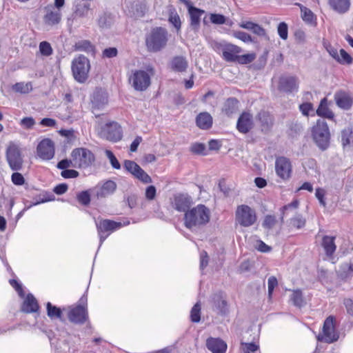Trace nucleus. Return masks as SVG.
<instances>
[{"instance_id": "nucleus-37", "label": "nucleus", "mask_w": 353, "mask_h": 353, "mask_svg": "<svg viewBox=\"0 0 353 353\" xmlns=\"http://www.w3.org/2000/svg\"><path fill=\"white\" fill-rule=\"evenodd\" d=\"M240 350L243 353H261L259 344L253 342H241Z\"/></svg>"}, {"instance_id": "nucleus-7", "label": "nucleus", "mask_w": 353, "mask_h": 353, "mask_svg": "<svg viewBox=\"0 0 353 353\" xmlns=\"http://www.w3.org/2000/svg\"><path fill=\"white\" fill-rule=\"evenodd\" d=\"M90 68V61L83 55H79L72 61V74L74 79L79 83H84L87 80Z\"/></svg>"}, {"instance_id": "nucleus-20", "label": "nucleus", "mask_w": 353, "mask_h": 353, "mask_svg": "<svg viewBox=\"0 0 353 353\" xmlns=\"http://www.w3.org/2000/svg\"><path fill=\"white\" fill-rule=\"evenodd\" d=\"M252 115L247 112H243L237 121L236 128L238 130L245 134L252 128Z\"/></svg>"}, {"instance_id": "nucleus-45", "label": "nucleus", "mask_w": 353, "mask_h": 353, "mask_svg": "<svg viewBox=\"0 0 353 353\" xmlns=\"http://www.w3.org/2000/svg\"><path fill=\"white\" fill-rule=\"evenodd\" d=\"M134 176L143 183H150L152 181L151 177L141 168L137 170Z\"/></svg>"}, {"instance_id": "nucleus-22", "label": "nucleus", "mask_w": 353, "mask_h": 353, "mask_svg": "<svg viewBox=\"0 0 353 353\" xmlns=\"http://www.w3.org/2000/svg\"><path fill=\"white\" fill-rule=\"evenodd\" d=\"M97 232H112L123 226L121 222L104 219L99 222L96 221Z\"/></svg>"}, {"instance_id": "nucleus-28", "label": "nucleus", "mask_w": 353, "mask_h": 353, "mask_svg": "<svg viewBox=\"0 0 353 353\" xmlns=\"http://www.w3.org/2000/svg\"><path fill=\"white\" fill-rule=\"evenodd\" d=\"M316 114L323 118H326L330 120L334 119V114L328 107L327 98L325 97L321 99L316 110Z\"/></svg>"}, {"instance_id": "nucleus-12", "label": "nucleus", "mask_w": 353, "mask_h": 353, "mask_svg": "<svg viewBox=\"0 0 353 353\" xmlns=\"http://www.w3.org/2000/svg\"><path fill=\"white\" fill-rule=\"evenodd\" d=\"M6 160L12 170L18 171L22 168L23 158L19 147L14 143L10 144L6 150Z\"/></svg>"}, {"instance_id": "nucleus-15", "label": "nucleus", "mask_w": 353, "mask_h": 353, "mask_svg": "<svg viewBox=\"0 0 353 353\" xmlns=\"http://www.w3.org/2000/svg\"><path fill=\"white\" fill-rule=\"evenodd\" d=\"M275 170L278 176L283 180L288 179L292 173L290 161L284 157H278L275 161Z\"/></svg>"}, {"instance_id": "nucleus-61", "label": "nucleus", "mask_w": 353, "mask_h": 353, "mask_svg": "<svg viewBox=\"0 0 353 353\" xmlns=\"http://www.w3.org/2000/svg\"><path fill=\"white\" fill-rule=\"evenodd\" d=\"M156 194H157V190L154 185H149L148 187L146 188L145 194V198L148 200H150V201L153 200L156 196Z\"/></svg>"}, {"instance_id": "nucleus-48", "label": "nucleus", "mask_w": 353, "mask_h": 353, "mask_svg": "<svg viewBox=\"0 0 353 353\" xmlns=\"http://www.w3.org/2000/svg\"><path fill=\"white\" fill-rule=\"evenodd\" d=\"M277 32L281 39L286 40L288 37V24L285 22H281L278 26Z\"/></svg>"}, {"instance_id": "nucleus-47", "label": "nucleus", "mask_w": 353, "mask_h": 353, "mask_svg": "<svg viewBox=\"0 0 353 353\" xmlns=\"http://www.w3.org/2000/svg\"><path fill=\"white\" fill-rule=\"evenodd\" d=\"M169 21L177 29L181 28V19L174 10H171L169 15Z\"/></svg>"}, {"instance_id": "nucleus-57", "label": "nucleus", "mask_w": 353, "mask_h": 353, "mask_svg": "<svg viewBox=\"0 0 353 353\" xmlns=\"http://www.w3.org/2000/svg\"><path fill=\"white\" fill-rule=\"evenodd\" d=\"M12 182L16 185H22L25 183L23 175L19 172H14L11 176Z\"/></svg>"}, {"instance_id": "nucleus-26", "label": "nucleus", "mask_w": 353, "mask_h": 353, "mask_svg": "<svg viewBox=\"0 0 353 353\" xmlns=\"http://www.w3.org/2000/svg\"><path fill=\"white\" fill-rule=\"evenodd\" d=\"M330 8L339 14H344L350 10V0H328Z\"/></svg>"}, {"instance_id": "nucleus-1", "label": "nucleus", "mask_w": 353, "mask_h": 353, "mask_svg": "<svg viewBox=\"0 0 353 353\" xmlns=\"http://www.w3.org/2000/svg\"><path fill=\"white\" fill-rule=\"evenodd\" d=\"M210 211L204 205L199 204L185 213V225L192 229L208 223L210 221Z\"/></svg>"}, {"instance_id": "nucleus-17", "label": "nucleus", "mask_w": 353, "mask_h": 353, "mask_svg": "<svg viewBox=\"0 0 353 353\" xmlns=\"http://www.w3.org/2000/svg\"><path fill=\"white\" fill-rule=\"evenodd\" d=\"M299 80L294 76H283L280 78L278 88L280 91L292 93L299 90Z\"/></svg>"}, {"instance_id": "nucleus-4", "label": "nucleus", "mask_w": 353, "mask_h": 353, "mask_svg": "<svg viewBox=\"0 0 353 353\" xmlns=\"http://www.w3.org/2000/svg\"><path fill=\"white\" fill-rule=\"evenodd\" d=\"M167 31L163 28L152 30L146 37L145 43L148 51L156 52L163 49L167 43Z\"/></svg>"}, {"instance_id": "nucleus-53", "label": "nucleus", "mask_w": 353, "mask_h": 353, "mask_svg": "<svg viewBox=\"0 0 353 353\" xmlns=\"http://www.w3.org/2000/svg\"><path fill=\"white\" fill-rule=\"evenodd\" d=\"M77 200L82 205H87L90 202V195L88 191H83L77 194Z\"/></svg>"}, {"instance_id": "nucleus-10", "label": "nucleus", "mask_w": 353, "mask_h": 353, "mask_svg": "<svg viewBox=\"0 0 353 353\" xmlns=\"http://www.w3.org/2000/svg\"><path fill=\"white\" fill-rule=\"evenodd\" d=\"M71 158L74 159V165L77 168H85L94 161V155L87 148H79L71 152Z\"/></svg>"}, {"instance_id": "nucleus-50", "label": "nucleus", "mask_w": 353, "mask_h": 353, "mask_svg": "<svg viewBox=\"0 0 353 353\" xmlns=\"http://www.w3.org/2000/svg\"><path fill=\"white\" fill-rule=\"evenodd\" d=\"M105 153L106 157L109 159L112 168L114 169H117V170L120 169L121 165H120L119 161L117 160V159L116 158V157L114 155V154L109 150H106Z\"/></svg>"}, {"instance_id": "nucleus-43", "label": "nucleus", "mask_w": 353, "mask_h": 353, "mask_svg": "<svg viewBox=\"0 0 353 353\" xmlns=\"http://www.w3.org/2000/svg\"><path fill=\"white\" fill-rule=\"evenodd\" d=\"M336 61L341 64H350L352 62V58L345 50L341 49Z\"/></svg>"}, {"instance_id": "nucleus-3", "label": "nucleus", "mask_w": 353, "mask_h": 353, "mask_svg": "<svg viewBox=\"0 0 353 353\" xmlns=\"http://www.w3.org/2000/svg\"><path fill=\"white\" fill-rule=\"evenodd\" d=\"M312 136L316 145L322 150H326L330 145V132L327 123L321 119L317 120L312 127Z\"/></svg>"}, {"instance_id": "nucleus-49", "label": "nucleus", "mask_w": 353, "mask_h": 353, "mask_svg": "<svg viewBox=\"0 0 353 353\" xmlns=\"http://www.w3.org/2000/svg\"><path fill=\"white\" fill-rule=\"evenodd\" d=\"M39 51L43 56H50L52 53V49L50 44L47 41H42L39 44Z\"/></svg>"}, {"instance_id": "nucleus-18", "label": "nucleus", "mask_w": 353, "mask_h": 353, "mask_svg": "<svg viewBox=\"0 0 353 353\" xmlns=\"http://www.w3.org/2000/svg\"><path fill=\"white\" fill-rule=\"evenodd\" d=\"M336 104L343 110H350L352 105L353 101L349 93L339 90L334 96Z\"/></svg>"}, {"instance_id": "nucleus-19", "label": "nucleus", "mask_w": 353, "mask_h": 353, "mask_svg": "<svg viewBox=\"0 0 353 353\" xmlns=\"http://www.w3.org/2000/svg\"><path fill=\"white\" fill-rule=\"evenodd\" d=\"M206 347L212 353H225L228 348L223 340L214 337H210L206 340Z\"/></svg>"}, {"instance_id": "nucleus-46", "label": "nucleus", "mask_w": 353, "mask_h": 353, "mask_svg": "<svg viewBox=\"0 0 353 353\" xmlns=\"http://www.w3.org/2000/svg\"><path fill=\"white\" fill-rule=\"evenodd\" d=\"M291 300L292 301L293 303L298 307H301L304 303L303 295L300 290L293 291L291 295Z\"/></svg>"}, {"instance_id": "nucleus-25", "label": "nucleus", "mask_w": 353, "mask_h": 353, "mask_svg": "<svg viewBox=\"0 0 353 353\" xmlns=\"http://www.w3.org/2000/svg\"><path fill=\"white\" fill-rule=\"evenodd\" d=\"M108 103V94L103 90H97L94 92L92 104L94 109H102Z\"/></svg>"}, {"instance_id": "nucleus-14", "label": "nucleus", "mask_w": 353, "mask_h": 353, "mask_svg": "<svg viewBox=\"0 0 353 353\" xmlns=\"http://www.w3.org/2000/svg\"><path fill=\"white\" fill-rule=\"evenodd\" d=\"M37 153L43 160H50L54 156V145L50 139H44L39 142L37 148Z\"/></svg>"}, {"instance_id": "nucleus-31", "label": "nucleus", "mask_w": 353, "mask_h": 353, "mask_svg": "<svg viewBox=\"0 0 353 353\" xmlns=\"http://www.w3.org/2000/svg\"><path fill=\"white\" fill-rule=\"evenodd\" d=\"M74 47L77 51H83L92 55L95 53L94 46L88 40H80L75 43Z\"/></svg>"}, {"instance_id": "nucleus-30", "label": "nucleus", "mask_w": 353, "mask_h": 353, "mask_svg": "<svg viewBox=\"0 0 353 353\" xmlns=\"http://www.w3.org/2000/svg\"><path fill=\"white\" fill-rule=\"evenodd\" d=\"M239 101L234 98H228L223 104L222 111L226 115L230 116L238 110Z\"/></svg>"}, {"instance_id": "nucleus-34", "label": "nucleus", "mask_w": 353, "mask_h": 353, "mask_svg": "<svg viewBox=\"0 0 353 353\" xmlns=\"http://www.w3.org/2000/svg\"><path fill=\"white\" fill-rule=\"evenodd\" d=\"M341 143L344 148L353 146V130L351 128L341 132Z\"/></svg>"}, {"instance_id": "nucleus-62", "label": "nucleus", "mask_w": 353, "mask_h": 353, "mask_svg": "<svg viewBox=\"0 0 353 353\" xmlns=\"http://www.w3.org/2000/svg\"><path fill=\"white\" fill-rule=\"evenodd\" d=\"M278 285L277 279L274 276H270L268 281V295L270 297L274 288Z\"/></svg>"}, {"instance_id": "nucleus-35", "label": "nucleus", "mask_w": 353, "mask_h": 353, "mask_svg": "<svg viewBox=\"0 0 353 353\" xmlns=\"http://www.w3.org/2000/svg\"><path fill=\"white\" fill-rule=\"evenodd\" d=\"M172 68L177 72H183L188 68V62L183 57H176L172 61Z\"/></svg>"}, {"instance_id": "nucleus-44", "label": "nucleus", "mask_w": 353, "mask_h": 353, "mask_svg": "<svg viewBox=\"0 0 353 353\" xmlns=\"http://www.w3.org/2000/svg\"><path fill=\"white\" fill-rule=\"evenodd\" d=\"M123 167L128 172L131 173L133 176L141 168L137 163L130 160H125L123 163Z\"/></svg>"}, {"instance_id": "nucleus-60", "label": "nucleus", "mask_w": 353, "mask_h": 353, "mask_svg": "<svg viewBox=\"0 0 353 353\" xmlns=\"http://www.w3.org/2000/svg\"><path fill=\"white\" fill-rule=\"evenodd\" d=\"M61 176L64 179H73L79 176V172L74 170H64L61 172Z\"/></svg>"}, {"instance_id": "nucleus-6", "label": "nucleus", "mask_w": 353, "mask_h": 353, "mask_svg": "<svg viewBox=\"0 0 353 353\" xmlns=\"http://www.w3.org/2000/svg\"><path fill=\"white\" fill-rule=\"evenodd\" d=\"M87 296L83 295L79 299V304L70 307L68 317L70 322L75 324H83L88 319L87 309Z\"/></svg>"}, {"instance_id": "nucleus-59", "label": "nucleus", "mask_w": 353, "mask_h": 353, "mask_svg": "<svg viewBox=\"0 0 353 353\" xmlns=\"http://www.w3.org/2000/svg\"><path fill=\"white\" fill-rule=\"evenodd\" d=\"M20 124L26 129H31L35 124L34 119L30 117H25L21 120Z\"/></svg>"}, {"instance_id": "nucleus-56", "label": "nucleus", "mask_w": 353, "mask_h": 353, "mask_svg": "<svg viewBox=\"0 0 353 353\" xmlns=\"http://www.w3.org/2000/svg\"><path fill=\"white\" fill-rule=\"evenodd\" d=\"M276 223V218L272 215L265 216L262 225L266 229H271Z\"/></svg>"}, {"instance_id": "nucleus-58", "label": "nucleus", "mask_w": 353, "mask_h": 353, "mask_svg": "<svg viewBox=\"0 0 353 353\" xmlns=\"http://www.w3.org/2000/svg\"><path fill=\"white\" fill-rule=\"evenodd\" d=\"M210 19L212 23L217 25H221L225 22V17L220 14H211Z\"/></svg>"}, {"instance_id": "nucleus-63", "label": "nucleus", "mask_w": 353, "mask_h": 353, "mask_svg": "<svg viewBox=\"0 0 353 353\" xmlns=\"http://www.w3.org/2000/svg\"><path fill=\"white\" fill-rule=\"evenodd\" d=\"M299 110L303 115L307 116L313 110V105L311 103H304L299 105Z\"/></svg>"}, {"instance_id": "nucleus-32", "label": "nucleus", "mask_w": 353, "mask_h": 353, "mask_svg": "<svg viewBox=\"0 0 353 353\" xmlns=\"http://www.w3.org/2000/svg\"><path fill=\"white\" fill-rule=\"evenodd\" d=\"M334 237L330 236H325L323 239L322 245L324 248L325 254L328 256H331L336 250V245L334 243Z\"/></svg>"}, {"instance_id": "nucleus-23", "label": "nucleus", "mask_w": 353, "mask_h": 353, "mask_svg": "<svg viewBox=\"0 0 353 353\" xmlns=\"http://www.w3.org/2000/svg\"><path fill=\"white\" fill-rule=\"evenodd\" d=\"M213 310L221 315H225L228 312V306L226 300L221 294H215L212 298Z\"/></svg>"}, {"instance_id": "nucleus-54", "label": "nucleus", "mask_w": 353, "mask_h": 353, "mask_svg": "<svg viewBox=\"0 0 353 353\" xmlns=\"http://www.w3.org/2000/svg\"><path fill=\"white\" fill-rule=\"evenodd\" d=\"M237 59L236 61L239 62L241 64H246L252 62L255 59L254 54H246L241 56L237 57Z\"/></svg>"}, {"instance_id": "nucleus-24", "label": "nucleus", "mask_w": 353, "mask_h": 353, "mask_svg": "<svg viewBox=\"0 0 353 353\" xmlns=\"http://www.w3.org/2000/svg\"><path fill=\"white\" fill-rule=\"evenodd\" d=\"M39 306L34 296L29 294L23 300L21 311L25 313H34L39 311Z\"/></svg>"}, {"instance_id": "nucleus-42", "label": "nucleus", "mask_w": 353, "mask_h": 353, "mask_svg": "<svg viewBox=\"0 0 353 353\" xmlns=\"http://www.w3.org/2000/svg\"><path fill=\"white\" fill-rule=\"evenodd\" d=\"M190 319L193 323H199L201 320V305L196 303L190 311Z\"/></svg>"}, {"instance_id": "nucleus-41", "label": "nucleus", "mask_w": 353, "mask_h": 353, "mask_svg": "<svg viewBox=\"0 0 353 353\" xmlns=\"http://www.w3.org/2000/svg\"><path fill=\"white\" fill-rule=\"evenodd\" d=\"M12 89L17 92L26 94L32 90V85L30 83L19 82L13 85Z\"/></svg>"}, {"instance_id": "nucleus-55", "label": "nucleus", "mask_w": 353, "mask_h": 353, "mask_svg": "<svg viewBox=\"0 0 353 353\" xmlns=\"http://www.w3.org/2000/svg\"><path fill=\"white\" fill-rule=\"evenodd\" d=\"M305 219L300 214L295 216L291 220L292 225L298 229L303 228L305 225Z\"/></svg>"}, {"instance_id": "nucleus-21", "label": "nucleus", "mask_w": 353, "mask_h": 353, "mask_svg": "<svg viewBox=\"0 0 353 353\" xmlns=\"http://www.w3.org/2000/svg\"><path fill=\"white\" fill-rule=\"evenodd\" d=\"M90 3L75 1L73 3V16L74 18H86L91 10Z\"/></svg>"}, {"instance_id": "nucleus-8", "label": "nucleus", "mask_w": 353, "mask_h": 353, "mask_svg": "<svg viewBox=\"0 0 353 353\" xmlns=\"http://www.w3.org/2000/svg\"><path fill=\"white\" fill-rule=\"evenodd\" d=\"M339 338V333L336 331L333 316H328L324 321L322 332L317 336L319 341L332 343Z\"/></svg>"}, {"instance_id": "nucleus-38", "label": "nucleus", "mask_w": 353, "mask_h": 353, "mask_svg": "<svg viewBox=\"0 0 353 353\" xmlns=\"http://www.w3.org/2000/svg\"><path fill=\"white\" fill-rule=\"evenodd\" d=\"M112 23V17L110 13L103 12L98 19V25L101 28H108Z\"/></svg>"}, {"instance_id": "nucleus-5", "label": "nucleus", "mask_w": 353, "mask_h": 353, "mask_svg": "<svg viewBox=\"0 0 353 353\" xmlns=\"http://www.w3.org/2000/svg\"><path fill=\"white\" fill-rule=\"evenodd\" d=\"M257 220L255 210L248 205L237 206L235 212V223L243 228L253 225Z\"/></svg>"}, {"instance_id": "nucleus-29", "label": "nucleus", "mask_w": 353, "mask_h": 353, "mask_svg": "<svg viewBox=\"0 0 353 353\" xmlns=\"http://www.w3.org/2000/svg\"><path fill=\"white\" fill-rule=\"evenodd\" d=\"M196 123L199 128L207 130L212 125V117L208 112H201L196 117Z\"/></svg>"}, {"instance_id": "nucleus-11", "label": "nucleus", "mask_w": 353, "mask_h": 353, "mask_svg": "<svg viewBox=\"0 0 353 353\" xmlns=\"http://www.w3.org/2000/svg\"><path fill=\"white\" fill-rule=\"evenodd\" d=\"M213 48L216 52H221L223 59L228 62L236 61L238 59V54L241 52L240 47L225 41L216 42Z\"/></svg>"}, {"instance_id": "nucleus-16", "label": "nucleus", "mask_w": 353, "mask_h": 353, "mask_svg": "<svg viewBox=\"0 0 353 353\" xmlns=\"http://www.w3.org/2000/svg\"><path fill=\"white\" fill-rule=\"evenodd\" d=\"M45 14L43 19L44 23L48 26H54L58 25L62 18L61 10L56 9L52 5H48L44 8Z\"/></svg>"}, {"instance_id": "nucleus-27", "label": "nucleus", "mask_w": 353, "mask_h": 353, "mask_svg": "<svg viewBox=\"0 0 353 353\" xmlns=\"http://www.w3.org/2000/svg\"><path fill=\"white\" fill-rule=\"evenodd\" d=\"M188 12L190 16L191 27L195 30H198L200 26L201 17L204 13V10L190 6L188 7Z\"/></svg>"}, {"instance_id": "nucleus-39", "label": "nucleus", "mask_w": 353, "mask_h": 353, "mask_svg": "<svg viewBox=\"0 0 353 353\" xmlns=\"http://www.w3.org/2000/svg\"><path fill=\"white\" fill-rule=\"evenodd\" d=\"M300 8L301 11V17L303 20L305 22L310 24L314 23L315 21V17L314 13L306 7L300 6Z\"/></svg>"}, {"instance_id": "nucleus-2", "label": "nucleus", "mask_w": 353, "mask_h": 353, "mask_svg": "<svg viewBox=\"0 0 353 353\" xmlns=\"http://www.w3.org/2000/svg\"><path fill=\"white\" fill-rule=\"evenodd\" d=\"M154 75L152 66H148L145 70H132L129 77V82L137 91H145L151 84V77Z\"/></svg>"}, {"instance_id": "nucleus-13", "label": "nucleus", "mask_w": 353, "mask_h": 353, "mask_svg": "<svg viewBox=\"0 0 353 353\" xmlns=\"http://www.w3.org/2000/svg\"><path fill=\"white\" fill-rule=\"evenodd\" d=\"M192 204V199L188 194L178 193L171 199V205L173 208L179 212H188Z\"/></svg>"}, {"instance_id": "nucleus-64", "label": "nucleus", "mask_w": 353, "mask_h": 353, "mask_svg": "<svg viewBox=\"0 0 353 353\" xmlns=\"http://www.w3.org/2000/svg\"><path fill=\"white\" fill-rule=\"evenodd\" d=\"M315 196L319 200L320 204L325 207L326 205V203L324 199L325 190L322 188H317L316 190Z\"/></svg>"}, {"instance_id": "nucleus-51", "label": "nucleus", "mask_w": 353, "mask_h": 353, "mask_svg": "<svg viewBox=\"0 0 353 353\" xmlns=\"http://www.w3.org/2000/svg\"><path fill=\"white\" fill-rule=\"evenodd\" d=\"M235 38L243 41L244 43L252 42V39L250 34L242 31H235L233 33Z\"/></svg>"}, {"instance_id": "nucleus-36", "label": "nucleus", "mask_w": 353, "mask_h": 353, "mask_svg": "<svg viewBox=\"0 0 353 353\" xmlns=\"http://www.w3.org/2000/svg\"><path fill=\"white\" fill-rule=\"evenodd\" d=\"M46 310L48 316L53 319H60L62 316V312L61 309L55 305H53L50 302L46 303Z\"/></svg>"}, {"instance_id": "nucleus-52", "label": "nucleus", "mask_w": 353, "mask_h": 353, "mask_svg": "<svg viewBox=\"0 0 353 353\" xmlns=\"http://www.w3.org/2000/svg\"><path fill=\"white\" fill-rule=\"evenodd\" d=\"M57 167V168L62 170H66L70 167L76 168V166L74 165V161L73 158H71V159H63V160L60 161L58 163Z\"/></svg>"}, {"instance_id": "nucleus-9", "label": "nucleus", "mask_w": 353, "mask_h": 353, "mask_svg": "<svg viewBox=\"0 0 353 353\" xmlns=\"http://www.w3.org/2000/svg\"><path fill=\"white\" fill-rule=\"evenodd\" d=\"M99 134L101 138L112 142H117L121 139L122 130L117 122H108L103 125L99 123Z\"/></svg>"}, {"instance_id": "nucleus-40", "label": "nucleus", "mask_w": 353, "mask_h": 353, "mask_svg": "<svg viewBox=\"0 0 353 353\" xmlns=\"http://www.w3.org/2000/svg\"><path fill=\"white\" fill-rule=\"evenodd\" d=\"M258 119L263 127L269 128L272 124V117L269 112L261 111L258 114Z\"/></svg>"}, {"instance_id": "nucleus-33", "label": "nucleus", "mask_w": 353, "mask_h": 353, "mask_svg": "<svg viewBox=\"0 0 353 353\" xmlns=\"http://www.w3.org/2000/svg\"><path fill=\"white\" fill-rule=\"evenodd\" d=\"M117 188V184L113 181H107L101 186L97 192V196L105 197L112 194Z\"/></svg>"}]
</instances>
